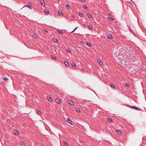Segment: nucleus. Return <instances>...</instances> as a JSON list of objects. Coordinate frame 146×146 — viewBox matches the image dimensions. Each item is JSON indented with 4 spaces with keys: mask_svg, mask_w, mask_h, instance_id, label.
I'll return each instance as SVG.
<instances>
[{
    "mask_svg": "<svg viewBox=\"0 0 146 146\" xmlns=\"http://www.w3.org/2000/svg\"><path fill=\"white\" fill-rule=\"evenodd\" d=\"M39 3H40L41 5L42 6H44L45 5V3H44V0H40L39 1Z\"/></svg>",
    "mask_w": 146,
    "mask_h": 146,
    "instance_id": "1",
    "label": "nucleus"
},
{
    "mask_svg": "<svg viewBox=\"0 0 146 146\" xmlns=\"http://www.w3.org/2000/svg\"><path fill=\"white\" fill-rule=\"evenodd\" d=\"M13 133L16 135H18L19 134V133L18 131L16 130H15L13 131Z\"/></svg>",
    "mask_w": 146,
    "mask_h": 146,
    "instance_id": "2",
    "label": "nucleus"
},
{
    "mask_svg": "<svg viewBox=\"0 0 146 146\" xmlns=\"http://www.w3.org/2000/svg\"><path fill=\"white\" fill-rule=\"evenodd\" d=\"M131 108L137 110H139V109L136 106H129Z\"/></svg>",
    "mask_w": 146,
    "mask_h": 146,
    "instance_id": "3",
    "label": "nucleus"
},
{
    "mask_svg": "<svg viewBox=\"0 0 146 146\" xmlns=\"http://www.w3.org/2000/svg\"><path fill=\"white\" fill-rule=\"evenodd\" d=\"M67 122L71 124V125H72L73 123V122L71 120L69 119V118H68Z\"/></svg>",
    "mask_w": 146,
    "mask_h": 146,
    "instance_id": "4",
    "label": "nucleus"
},
{
    "mask_svg": "<svg viewBox=\"0 0 146 146\" xmlns=\"http://www.w3.org/2000/svg\"><path fill=\"white\" fill-rule=\"evenodd\" d=\"M98 61L100 65H103V63L101 59H100L98 60Z\"/></svg>",
    "mask_w": 146,
    "mask_h": 146,
    "instance_id": "5",
    "label": "nucleus"
},
{
    "mask_svg": "<svg viewBox=\"0 0 146 146\" xmlns=\"http://www.w3.org/2000/svg\"><path fill=\"white\" fill-rule=\"evenodd\" d=\"M56 102L58 104H60V100L58 99H56L55 100Z\"/></svg>",
    "mask_w": 146,
    "mask_h": 146,
    "instance_id": "6",
    "label": "nucleus"
},
{
    "mask_svg": "<svg viewBox=\"0 0 146 146\" xmlns=\"http://www.w3.org/2000/svg\"><path fill=\"white\" fill-rule=\"evenodd\" d=\"M68 103L70 104V105H73L74 104V102L72 101H71V100H70L68 102Z\"/></svg>",
    "mask_w": 146,
    "mask_h": 146,
    "instance_id": "7",
    "label": "nucleus"
},
{
    "mask_svg": "<svg viewBox=\"0 0 146 146\" xmlns=\"http://www.w3.org/2000/svg\"><path fill=\"white\" fill-rule=\"evenodd\" d=\"M107 37L109 39H111L112 37L111 35L110 34L107 35Z\"/></svg>",
    "mask_w": 146,
    "mask_h": 146,
    "instance_id": "8",
    "label": "nucleus"
},
{
    "mask_svg": "<svg viewBox=\"0 0 146 146\" xmlns=\"http://www.w3.org/2000/svg\"><path fill=\"white\" fill-rule=\"evenodd\" d=\"M87 16L89 18H91L92 17V16L89 13H88L87 14Z\"/></svg>",
    "mask_w": 146,
    "mask_h": 146,
    "instance_id": "9",
    "label": "nucleus"
},
{
    "mask_svg": "<svg viewBox=\"0 0 146 146\" xmlns=\"http://www.w3.org/2000/svg\"><path fill=\"white\" fill-rule=\"evenodd\" d=\"M58 14L60 16H62L63 15V14L62 12L61 11H58Z\"/></svg>",
    "mask_w": 146,
    "mask_h": 146,
    "instance_id": "10",
    "label": "nucleus"
},
{
    "mask_svg": "<svg viewBox=\"0 0 146 146\" xmlns=\"http://www.w3.org/2000/svg\"><path fill=\"white\" fill-rule=\"evenodd\" d=\"M110 85L112 88H115V86L113 84V83L111 84H110Z\"/></svg>",
    "mask_w": 146,
    "mask_h": 146,
    "instance_id": "11",
    "label": "nucleus"
},
{
    "mask_svg": "<svg viewBox=\"0 0 146 146\" xmlns=\"http://www.w3.org/2000/svg\"><path fill=\"white\" fill-rule=\"evenodd\" d=\"M47 99L49 101L51 102L52 101V99L50 97H47Z\"/></svg>",
    "mask_w": 146,
    "mask_h": 146,
    "instance_id": "12",
    "label": "nucleus"
},
{
    "mask_svg": "<svg viewBox=\"0 0 146 146\" xmlns=\"http://www.w3.org/2000/svg\"><path fill=\"white\" fill-rule=\"evenodd\" d=\"M26 6L27 7H28L30 9H31L32 8L31 6L30 5H25L24 6V7Z\"/></svg>",
    "mask_w": 146,
    "mask_h": 146,
    "instance_id": "13",
    "label": "nucleus"
},
{
    "mask_svg": "<svg viewBox=\"0 0 146 146\" xmlns=\"http://www.w3.org/2000/svg\"><path fill=\"white\" fill-rule=\"evenodd\" d=\"M64 64L66 66H67L69 65V63L67 61L64 62Z\"/></svg>",
    "mask_w": 146,
    "mask_h": 146,
    "instance_id": "14",
    "label": "nucleus"
},
{
    "mask_svg": "<svg viewBox=\"0 0 146 146\" xmlns=\"http://www.w3.org/2000/svg\"><path fill=\"white\" fill-rule=\"evenodd\" d=\"M88 27L90 30V31L92 30V28L91 26L88 25Z\"/></svg>",
    "mask_w": 146,
    "mask_h": 146,
    "instance_id": "15",
    "label": "nucleus"
},
{
    "mask_svg": "<svg viewBox=\"0 0 146 146\" xmlns=\"http://www.w3.org/2000/svg\"><path fill=\"white\" fill-rule=\"evenodd\" d=\"M45 13L46 15H48L49 14V11H45Z\"/></svg>",
    "mask_w": 146,
    "mask_h": 146,
    "instance_id": "16",
    "label": "nucleus"
},
{
    "mask_svg": "<svg viewBox=\"0 0 146 146\" xmlns=\"http://www.w3.org/2000/svg\"><path fill=\"white\" fill-rule=\"evenodd\" d=\"M53 41L55 42H57L58 41V39L56 38H53Z\"/></svg>",
    "mask_w": 146,
    "mask_h": 146,
    "instance_id": "17",
    "label": "nucleus"
},
{
    "mask_svg": "<svg viewBox=\"0 0 146 146\" xmlns=\"http://www.w3.org/2000/svg\"><path fill=\"white\" fill-rule=\"evenodd\" d=\"M37 113L38 115H40L41 116V114H42V113L40 111L38 110L37 112Z\"/></svg>",
    "mask_w": 146,
    "mask_h": 146,
    "instance_id": "18",
    "label": "nucleus"
},
{
    "mask_svg": "<svg viewBox=\"0 0 146 146\" xmlns=\"http://www.w3.org/2000/svg\"><path fill=\"white\" fill-rule=\"evenodd\" d=\"M108 121L110 122H112L113 121V120L110 118H108Z\"/></svg>",
    "mask_w": 146,
    "mask_h": 146,
    "instance_id": "19",
    "label": "nucleus"
},
{
    "mask_svg": "<svg viewBox=\"0 0 146 146\" xmlns=\"http://www.w3.org/2000/svg\"><path fill=\"white\" fill-rule=\"evenodd\" d=\"M116 132H117V133L119 134H121L122 133L120 131L117 130H116Z\"/></svg>",
    "mask_w": 146,
    "mask_h": 146,
    "instance_id": "20",
    "label": "nucleus"
},
{
    "mask_svg": "<svg viewBox=\"0 0 146 146\" xmlns=\"http://www.w3.org/2000/svg\"><path fill=\"white\" fill-rule=\"evenodd\" d=\"M87 45L88 46H91V43H89V42H88V43H87Z\"/></svg>",
    "mask_w": 146,
    "mask_h": 146,
    "instance_id": "21",
    "label": "nucleus"
},
{
    "mask_svg": "<svg viewBox=\"0 0 146 146\" xmlns=\"http://www.w3.org/2000/svg\"><path fill=\"white\" fill-rule=\"evenodd\" d=\"M113 19L112 17H110L108 19V20L110 21H113Z\"/></svg>",
    "mask_w": 146,
    "mask_h": 146,
    "instance_id": "22",
    "label": "nucleus"
},
{
    "mask_svg": "<svg viewBox=\"0 0 146 146\" xmlns=\"http://www.w3.org/2000/svg\"><path fill=\"white\" fill-rule=\"evenodd\" d=\"M58 33H60V34H63V32L62 31H57Z\"/></svg>",
    "mask_w": 146,
    "mask_h": 146,
    "instance_id": "23",
    "label": "nucleus"
},
{
    "mask_svg": "<svg viewBox=\"0 0 146 146\" xmlns=\"http://www.w3.org/2000/svg\"><path fill=\"white\" fill-rule=\"evenodd\" d=\"M78 28V27H76L72 32H71V33H73Z\"/></svg>",
    "mask_w": 146,
    "mask_h": 146,
    "instance_id": "24",
    "label": "nucleus"
},
{
    "mask_svg": "<svg viewBox=\"0 0 146 146\" xmlns=\"http://www.w3.org/2000/svg\"><path fill=\"white\" fill-rule=\"evenodd\" d=\"M51 57H52V58L53 59H56V57L55 56H51Z\"/></svg>",
    "mask_w": 146,
    "mask_h": 146,
    "instance_id": "25",
    "label": "nucleus"
},
{
    "mask_svg": "<svg viewBox=\"0 0 146 146\" xmlns=\"http://www.w3.org/2000/svg\"><path fill=\"white\" fill-rule=\"evenodd\" d=\"M66 50V51L67 52H71V50L69 49H67Z\"/></svg>",
    "mask_w": 146,
    "mask_h": 146,
    "instance_id": "26",
    "label": "nucleus"
},
{
    "mask_svg": "<svg viewBox=\"0 0 146 146\" xmlns=\"http://www.w3.org/2000/svg\"><path fill=\"white\" fill-rule=\"evenodd\" d=\"M83 7L85 9L87 8V6L86 5H83Z\"/></svg>",
    "mask_w": 146,
    "mask_h": 146,
    "instance_id": "27",
    "label": "nucleus"
},
{
    "mask_svg": "<svg viewBox=\"0 0 146 146\" xmlns=\"http://www.w3.org/2000/svg\"><path fill=\"white\" fill-rule=\"evenodd\" d=\"M79 16L80 17H83V15L82 13H80Z\"/></svg>",
    "mask_w": 146,
    "mask_h": 146,
    "instance_id": "28",
    "label": "nucleus"
},
{
    "mask_svg": "<svg viewBox=\"0 0 146 146\" xmlns=\"http://www.w3.org/2000/svg\"><path fill=\"white\" fill-rule=\"evenodd\" d=\"M21 145L22 146H24V145H25V144L24 143V142H22L21 143Z\"/></svg>",
    "mask_w": 146,
    "mask_h": 146,
    "instance_id": "29",
    "label": "nucleus"
},
{
    "mask_svg": "<svg viewBox=\"0 0 146 146\" xmlns=\"http://www.w3.org/2000/svg\"><path fill=\"white\" fill-rule=\"evenodd\" d=\"M125 86L126 87H129V85L127 83H126L125 84Z\"/></svg>",
    "mask_w": 146,
    "mask_h": 146,
    "instance_id": "30",
    "label": "nucleus"
},
{
    "mask_svg": "<svg viewBox=\"0 0 146 146\" xmlns=\"http://www.w3.org/2000/svg\"><path fill=\"white\" fill-rule=\"evenodd\" d=\"M129 29L130 32L131 33H132V32H133V31L131 29V28L130 27L129 28Z\"/></svg>",
    "mask_w": 146,
    "mask_h": 146,
    "instance_id": "31",
    "label": "nucleus"
},
{
    "mask_svg": "<svg viewBox=\"0 0 146 146\" xmlns=\"http://www.w3.org/2000/svg\"><path fill=\"white\" fill-rule=\"evenodd\" d=\"M3 79L5 81H7L8 79L7 78L5 77L3 78Z\"/></svg>",
    "mask_w": 146,
    "mask_h": 146,
    "instance_id": "32",
    "label": "nucleus"
},
{
    "mask_svg": "<svg viewBox=\"0 0 146 146\" xmlns=\"http://www.w3.org/2000/svg\"><path fill=\"white\" fill-rule=\"evenodd\" d=\"M76 111H77L78 112H80V109H78L77 110H76Z\"/></svg>",
    "mask_w": 146,
    "mask_h": 146,
    "instance_id": "33",
    "label": "nucleus"
},
{
    "mask_svg": "<svg viewBox=\"0 0 146 146\" xmlns=\"http://www.w3.org/2000/svg\"><path fill=\"white\" fill-rule=\"evenodd\" d=\"M33 37L34 38H36V34H35L33 36Z\"/></svg>",
    "mask_w": 146,
    "mask_h": 146,
    "instance_id": "34",
    "label": "nucleus"
},
{
    "mask_svg": "<svg viewBox=\"0 0 146 146\" xmlns=\"http://www.w3.org/2000/svg\"><path fill=\"white\" fill-rule=\"evenodd\" d=\"M64 145L65 146H67L68 145V144L67 143V142H64Z\"/></svg>",
    "mask_w": 146,
    "mask_h": 146,
    "instance_id": "35",
    "label": "nucleus"
},
{
    "mask_svg": "<svg viewBox=\"0 0 146 146\" xmlns=\"http://www.w3.org/2000/svg\"><path fill=\"white\" fill-rule=\"evenodd\" d=\"M72 65L73 67H74L75 66H76V64L74 63H72Z\"/></svg>",
    "mask_w": 146,
    "mask_h": 146,
    "instance_id": "36",
    "label": "nucleus"
},
{
    "mask_svg": "<svg viewBox=\"0 0 146 146\" xmlns=\"http://www.w3.org/2000/svg\"><path fill=\"white\" fill-rule=\"evenodd\" d=\"M66 7L67 8H70V5H66Z\"/></svg>",
    "mask_w": 146,
    "mask_h": 146,
    "instance_id": "37",
    "label": "nucleus"
},
{
    "mask_svg": "<svg viewBox=\"0 0 146 146\" xmlns=\"http://www.w3.org/2000/svg\"><path fill=\"white\" fill-rule=\"evenodd\" d=\"M88 101L89 102H90V104H92V103H92V101L90 102V101Z\"/></svg>",
    "mask_w": 146,
    "mask_h": 146,
    "instance_id": "38",
    "label": "nucleus"
},
{
    "mask_svg": "<svg viewBox=\"0 0 146 146\" xmlns=\"http://www.w3.org/2000/svg\"><path fill=\"white\" fill-rule=\"evenodd\" d=\"M85 0H81V1L82 2H84L85 1Z\"/></svg>",
    "mask_w": 146,
    "mask_h": 146,
    "instance_id": "39",
    "label": "nucleus"
},
{
    "mask_svg": "<svg viewBox=\"0 0 146 146\" xmlns=\"http://www.w3.org/2000/svg\"><path fill=\"white\" fill-rule=\"evenodd\" d=\"M93 23H94V24H95V23H96V22L95 21H94L93 22Z\"/></svg>",
    "mask_w": 146,
    "mask_h": 146,
    "instance_id": "40",
    "label": "nucleus"
},
{
    "mask_svg": "<svg viewBox=\"0 0 146 146\" xmlns=\"http://www.w3.org/2000/svg\"><path fill=\"white\" fill-rule=\"evenodd\" d=\"M83 26L84 27H86V25H84Z\"/></svg>",
    "mask_w": 146,
    "mask_h": 146,
    "instance_id": "41",
    "label": "nucleus"
},
{
    "mask_svg": "<svg viewBox=\"0 0 146 146\" xmlns=\"http://www.w3.org/2000/svg\"><path fill=\"white\" fill-rule=\"evenodd\" d=\"M45 31V32H46V33H48V31Z\"/></svg>",
    "mask_w": 146,
    "mask_h": 146,
    "instance_id": "42",
    "label": "nucleus"
},
{
    "mask_svg": "<svg viewBox=\"0 0 146 146\" xmlns=\"http://www.w3.org/2000/svg\"><path fill=\"white\" fill-rule=\"evenodd\" d=\"M86 103L88 104H89V103L88 102H87Z\"/></svg>",
    "mask_w": 146,
    "mask_h": 146,
    "instance_id": "43",
    "label": "nucleus"
},
{
    "mask_svg": "<svg viewBox=\"0 0 146 146\" xmlns=\"http://www.w3.org/2000/svg\"><path fill=\"white\" fill-rule=\"evenodd\" d=\"M81 43H83V42H80V44H81Z\"/></svg>",
    "mask_w": 146,
    "mask_h": 146,
    "instance_id": "44",
    "label": "nucleus"
},
{
    "mask_svg": "<svg viewBox=\"0 0 146 146\" xmlns=\"http://www.w3.org/2000/svg\"><path fill=\"white\" fill-rule=\"evenodd\" d=\"M9 121H10V120H9V121H8V122H9Z\"/></svg>",
    "mask_w": 146,
    "mask_h": 146,
    "instance_id": "45",
    "label": "nucleus"
},
{
    "mask_svg": "<svg viewBox=\"0 0 146 146\" xmlns=\"http://www.w3.org/2000/svg\"><path fill=\"white\" fill-rule=\"evenodd\" d=\"M9 121H10V120H9V121H8V122H9Z\"/></svg>",
    "mask_w": 146,
    "mask_h": 146,
    "instance_id": "46",
    "label": "nucleus"
},
{
    "mask_svg": "<svg viewBox=\"0 0 146 146\" xmlns=\"http://www.w3.org/2000/svg\"><path fill=\"white\" fill-rule=\"evenodd\" d=\"M9 121H10V120H9V121H8V122H9Z\"/></svg>",
    "mask_w": 146,
    "mask_h": 146,
    "instance_id": "47",
    "label": "nucleus"
}]
</instances>
